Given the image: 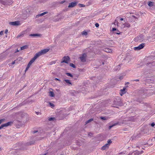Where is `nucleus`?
<instances>
[{
  "mask_svg": "<svg viewBox=\"0 0 155 155\" xmlns=\"http://www.w3.org/2000/svg\"><path fill=\"white\" fill-rule=\"evenodd\" d=\"M64 81L66 82V83H67V84H72L70 80H69L64 79Z\"/></svg>",
  "mask_w": 155,
  "mask_h": 155,
  "instance_id": "nucleus-19",
  "label": "nucleus"
},
{
  "mask_svg": "<svg viewBox=\"0 0 155 155\" xmlns=\"http://www.w3.org/2000/svg\"><path fill=\"white\" fill-rule=\"evenodd\" d=\"M109 146L108 145V144H106L101 147V149L103 150H105L107 148H108Z\"/></svg>",
  "mask_w": 155,
  "mask_h": 155,
  "instance_id": "nucleus-14",
  "label": "nucleus"
},
{
  "mask_svg": "<svg viewBox=\"0 0 155 155\" xmlns=\"http://www.w3.org/2000/svg\"><path fill=\"white\" fill-rule=\"evenodd\" d=\"M123 20H124V19L123 18H120V20H121V21H123Z\"/></svg>",
  "mask_w": 155,
  "mask_h": 155,
  "instance_id": "nucleus-52",
  "label": "nucleus"
},
{
  "mask_svg": "<svg viewBox=\"0 0 155 155\" xmlns=\"http://www.w3.org/2000/svg\"><path fill=\"white\" fill-rule=\"evenodd\" d=\"M129 84V82H127V84Z\"/></svg>",
  "mask_w": 155,
  "mask_h": 155,
  "instance_id": "nucleus-56",
  "label": "nucleus"
},
{
  "mask_svg": "<svg viewBox=\"0 0 155 155\" xmlns=\"http://www.w3.org/2000/svg\"><path fill=\"white\" fill-rule=\"evenodd\" d=\"M3 34V31H1L0 32V36L2 35Z\"/></svg>",
  "mask_w": 155,
  "mask_h": 155,
  "instance_id": "nucleus-40",
  "label": "nucleus"
},
{
  "mask_svg": "<svg viewBox=\"0 0 155 155\" xmlns=\"http://www.w3.org/2000/svg\"><path fill=\"white\" fill-rule=\"evenodd\" d=\"M107 144H108V145L109 146V145L112 143V141L110 140H108L107 141Z\"/></svg>",
  "mask_w": 155,
  "mask_h": 155,
  "instance_id": "nucleus-29",
  "label": "nucleus"
},
{
  "mask_svg": "<svg viewBox=\"0 0 155 155\" xmlns=\"http://www.w3.org/2000/svg\"><path fill=\"white\" fill-rule=\"evenodd\" d=\"M134 147L135 148H136H136L139 147H139L137 145H136V147Z\"/></svg>",
  "mask_w": 155,
  "mask_h": 155,
  "instance_id": "nucleus-50",
  "label": "nucleus"
},
{
  "mask_svg": "<svg viewBox=\"0 0 155 155\" xmlns=\"http://www.w3.org/2000/svg\"><path fill=\"white\" fill-rule=\"evenodd\" d=\"M49 95L51 97H54V94L53 91H50L49 92Z\"/></svg>",
  "mask_w": 155,
  "mask_h": 155,
  "instance_id": "nucleus-17",
  "label": "nucleus"
},
{
  "mask_svg": "<svg viewBox=\"0 0 155 155\" xmlns=\"http://www.w3.org/2000/svg\"><path fill=\"white\" fill-rule=\"evenodd\" d=\"M115 33H116V34H118V35H119L120 34V33L115 32Z\"/></svg>",
  "mask_w": 155,
  "mask_h": 155,
  "instance_id": "nucleus-53",
  "label": "nucleus"
},
{
  "mask_svg": "<svg viewBox=\"0 0 155 155\" xmlns=\"http://www.w3.org/2000/svg\"><path fill=\"white\" fill-rule=\"evenodd\" d=\"M151 125L152 127H153L155 126V124L153 122L151 124Z\"/></svg>",
  "mask_w": 155,
  "mask_h": 155,
  "instance_id": "nucleus-38",
  "label": "nucleus"
},
{
  "mask_svg": "<svg viewBox=\"0 0 155 155\" xmlns=\"http://www.w3.org/2000/svg\"><path fill=\"white\" fill-rule=\"evenodd\" d=\"M145 46L144 43H142L140 44L139 46L137 47H135L134 48V49L135 50H138L143 48Z\"/></svg>",
  "mask_w": 155,
  "mask_h": 155,
  "instance_id": "nucleus-5",
  "label": "nucleus"
},
{
  "mask_svg": "<svg viewBox=\"0 0 155 155\" xmlns=\"http://www.w3.org/2000/svg\"><path fill=\"white\" fill-rule=\"evenodd\" d=\"M66 74L68 76L71 77H73V75L70 73H66Z\"/></svg>",
  "mask_w": 155,
  "mask_h": 155,
  "instance_id": "nucleus-25",
  "label": "nucleus"
},
{
  "mask_svg": "<svg viewBox=\"0 0 155 155\" xmlns=\"http://www.w3.org/2000/svg\"><path fill=\"white\" fill-rule=\"evenodd\" d=\"M70 66L71 67H73V68H76L75 66L73 63H70Z\"/></svg>",
  "mask_w": 155,
  "mask_h": 155,
  "instance_id": "nucleus-26",
  "label": "nucleus"
},
{
  "mask_svg": "<svg viewBox=\"0 0 155 155\" xmlns=\"http://www.w3.org/2000/svg\"><path fill=\"white\" fill-rule=\"evenodd\" d=\"M78 5L79 6L81 7H84L85 6L84 5L81 4H79Z\"/></svg>",
  "mask_w": 155,
  "mask_h": 155,
  "instance_id": "nucleus-32",
  "label": "nucleus"
},
{
  "mask_svg": "<svg viewBox=\"0 0 155 155\" xmlns=\"http://www.w3.org/2000/svg\"><path fill=\"white\" fill-rule=\"evenodd\" d=\"M38 132L37 130H34L33 131V134H35Z\"/></svg>",
  "mask_w": 155,
  "mask_h": 155,
  "instance_id": "nucleus-43",
  "label": "nucleus"
},
{
  "mask_svg": "<svg viewBox=\"0 0 155 155\" xmlns=\"http://www.w3.org/2000/svg\"><path fill=\"white\" fill-rule=\"evenodd\" d=\"M54 80H55V81L57 80V81H61L60 79H58L57 78H55L54 79Z\"/></svg>",
  "mask_w": 155,
  "mask_h": 155,
  "instance_id": "nucleus-41",
  "label": "nucleus"
},
{
  "mask_svg": "<svg viewBox=\"0 0 155 155\" xmlns=\"http://www.w3.org/2000/svg\"><path fill=\"white\" fill-rule=\"evenodd\" d=\"M28 70L27 69H25V71H27Z\"/></svg>",
  "mask_w": 155,
  "mask_h": 155,
  "instance_id": "nucleus-55",
  "label": "nucleus"
},
{
  "mask_svg": "<svg viewBox=\"0 0 155 155\" xmlns=\"http://www.w3.org/2000/svg\"><path fill=\"white\" fill-rule=\"evenodd\" d=\"M36 114H37V115H38L40 113L39 112H36Z\"/></svg>",
  "mask_w": 155,
  "mask_h": 155,
  "instance_id": "nucleus-48",
  "label": "nucleus"
},
{
  "mask_svg": "<svg viewBox=\"0 0 155 155\" xmlns=\"http://www.w3.org/2000/svg\"><path fill=\"white\" fill-rule=\"evenodd\" d=\"M120 66L119 65L117 66L115 68V70L117 71L118 69H119L120 68Z\"/></svg>",
  "mask_w": 155,
  "mask_h": 155,
  "instance_id": "nucleus-28",
  "label": "nucleus"
},
{
  "mask_svg": "<svg viewBox=\"0 0 155 155\" xmlns=\"http://www.w3.org/2000/svg\"><path fill=\"white\" fill-rule=\"evenodd\" d=\"M123 78V76H120L119 77V79L120 80H122Z\"/></svg>",
  "mask_w": 155,
  "mask_h": 155,
  "instance_id": "nucleus-37",
  "label": "nucleus"
},
{
  "mask_svg": "<svg viewBox=\"0 0 155 155\" xmlns=\"http://www.w3.org/2000/svg\"><path fill=\"white\" fill-rule=\"evenodd\" d=\"M128 155H136V154L135 153L133 152L132 153H130Z\"/></svg>",
  "mask_w": 155,
  "mask_h": 155,
  "instance_id": "nucleus-33",
  "label": "nucleus"
},
{
  "mask_svg": "<svg viewBox=\"0 0 155 155\" xmlns=\"http://www.w3.org/2000/svg\"><path fill=\"white\" fill-rule=\"evenodd\" d=\"M87 57V54L85 53H84L80 57V59L81 62H84L86 61V58Z\"/></svg>",
  "mask_w": 155,
  "mask_h": 155,
  "instance_id": "nucleus-4",
  "label": "nucleus"
},
{
  "mask_svg": "<svg viewBox=\"0 0 155 155\" xmlns=\"http://www.w3.org/2000/svg\"><path fill=\"white\" fill-rule=\"evenodd\" d=\"M95 25L97 28L99 26V24L97 23H96L95 24Z\"/></svg>",
  "mask_w": 155,
  "mask_h": 155,
  "instance_id": "nucleus-36",
  "label": "nucleus"
},
{
  "mask_svg": "<svg viewBox=\"0 0 155 155\" xmlns=\"http://www.w3.org/2000/svg\"><path fill=\"white\" fill-rule=\"evenodd\" d=\"M93 120V119L92 118H91V119L88 120L87 121H86V122L85 123L86 124H87V123H88Z\"/></svg>",
  "mask_w": 155,
  "mask_h": 155,
  "instance_id": "nucleus-23",
  "label": "nucleus"
},
{
  "mask_svg": "<svg viewBox=\"0 0 155 155\" xmlns=\"http://www.w3.org/2000/svg\"><path fill=\"white\" fill-rule=\"evenodd\" d=\"M21 36V35H18L17 36V38H19V37H20Z\"/></svg>",
  "mask_w": 155,
  "mask_h": 155,
  "instance_id": "nucleus-49",
  "label": "nucleus"
},
{
  "mask_svg": "<svg viewBox=\"0 0 155 155\" xmlns=\"http://www.w3.org/2000/svg\"><path fill=\"white\" fill-rule=\"evenodd\" d=\"M104 51H105L106 52H108V53H110V52H111V50L110 49H109L108 48H105V49Z\"/></svg>",
  "mask_w": 155,
  "mask_h": 155,
  "instance_id": "nucleus-21",
  "label": "nucleus"
},
{
  "mask_svg": "<svg viewBox=\"0 0 155 155\" xmlns=\"http://www.w3.org/2000/svg\"><path fill=\"white\" fill-rule=\"evenodd\" d=\"M15 61H13L12 63V64H15Z\"/></svg>",
  "mask_w": 155,
  "mask_h": 155,
  "instance_id": "nucleus-45",
  "label": "nucleus"
},
{
  "mask_svg": "<svg viewBox=\"0 0 155 155\" xmlns=\"http://www.w3.org/2000/svg\"><path fill=\"white\" fill-rule=\"evenodd\" d=\"M49 105L52 107H54V104L53 103H52L50 102H49Z\"/></svg>",
  "mask_w": 155,
  "mask_h": 155,
  "instance_id": "nucleus-31",
  "label": "nucleus"
},
{
  "mask_svg": "<svg viewBox=\"0 0 155 155\" xmlns=\"http://www.w3.org/2000/svg\"><path fill=\"white\" fill-rule=\"evenodd\" d=\"M13 124V122L12 121H10L8 122L7 123L2 124L0 126V129L4 127H6L8 126H11Z\"/></svg>",
  "mask_w": 155,
  "mask_h": 155,
  "instance_id": "nucleus-3",
  "label": "nucleus"
},
{
  "mask_svg": "<svg viewBox=\"0 0 155 155\" xmlns=\"http://www.w3.org/2000/svg\"><path fill=\"white\" fill-rule=\"evenodd\" d=\"M124 124V121H123L122 122H119L117 123H116L112 125L109 126L108 127V129H110L112 127H113L114 126L117 125H122Z\"/></svg>",
  "mask_w": 155,
  "mask_h": 155,
  "instance_id": "nucleus-2",
  "label": "nucleus"
},
{
  "mask_svg": "<svg viewBox=\"0 0 155 155\" xmlns=\"http://www.w3.org/2000/svg\"><path fill=\"white\" fill-rule=\"evenodd\" d=\"M78 2H74L69 3L68 7L69 8L74 7L76 5Z\"/></svg>",
  "mask_w": 155,
  "mask_h": 155,
  "instance_id": "nucleus-6",
  "label": "nucleus"
},
{
  "mask_svg": "<svg viewBox=\"0 0 155 155\" xmlns=\"http://www.w3.org/2000/svg\"><path fill=\"white\" fill-rule=\"evenodd\" d=\"M28 48V45H25V46H24L21 48V50H23L25 49H26L27 48Z\"/></svg>",
  "mask_w": 155,
  "mask_h": 155,
  "instance_id": "nucleus-16",
  "label": "nucleus"
},
{
  "mask_svg": "<svg viewBox=\"0 0 155 155\" xmlns=\"http://www.w3.org/2000/svg\"><path fill=\"white\" fill-rule=\"evenodd\" d=\"M126 88H124L123 89H121L120 91H121V93H120L121 96H122L123 95L126 93Z\"/></svg>",
  "mask_w": 155,
  "mask_h": 155,
  "instance_id": "nucleus-12",
  "label": "nucleus"
},
{
  "mask_svg": "<svg viewBox=\"0 0 155 155\" xmlns=\"http://www.w3.org/2000/svg\"><path fill=\"white\" fill-rule=\"evenodd\" d=\"M92 134L91 133H90L88 134V135L89 136H91Z\"/></svg>",
  "mask_w": 155,
  "mask_h": 155,
  "instance_id": "nucleus-51",
  "label": "nucleus"
},
{
  "mask_svg": "<svg viewBox=\"0 0 155 155\" xmlns=\"http://www.w3.org/2000/svg\"><path fill=\"white\" fill-rule=\"evenodd\" d=\"M65 2V1H61V4H63V3H64Z\"/></svg>",
  "mask_w": 155,
  "mask_h": 155,
  "instance_id": "nucleus-44",
  "label": "nucleus"
},
{
  "mask_svg": "<svg viewBox=\"0 0 155 155\" xmlns=\"http://www.w3.org/2000/svg\"><path fill=\"white\" fill-rule=\"evenodd\" d=\"M11 25H20V22L18 21H16L13 22H12L9 23Z\"/></svg>",
  "mask_w": 155,
  "mask_h": 155,
  "instance_id": "nucleus-10",
  "label": "nucleus"
},
{
  "mask_svg": "<svg viewBox=\"0 0 155 155\" xmlns=\"http://www.w3.org/2000/svg\"><path fill=\"white\" fill-rule=\"evenodd\" d=\"M48 120L50 121L54 120H56V118L55 117H50L48 118Z\"/></svg>",
  "mask_w": 155,
  "mask_h": 155,
  "instance_id": "nucleus-22",
  "label": "nucleus"
},
{
  "mask_svg": "<svg viewBox=\"0 0 155 155\" xmlns=\"http://www.w3.org/2000/svg\"><path fill=\"white\" fill-rule=\"evenodd\" d=\"M114 105L115 106H114V107H117V105H118L120 103L118 102L117 99H115L114 101Z\"/></svg>",
  "mask_w": 155,
  "mask_h": 155,
  "instance_id": "nucleus-11",
  "label": "nucleus"
},
{
  "mask_svg": "<svg viewBox=\"0 0 155 155\" xmlns=\"http://www.w3.org/2000/svg\"><path fill=\"white\" fill-rule=\"evenodd\" d=\"M34 143V141H31L29 142L28 143L26 144L27 145H30L32 144H33Z\"/></svg>",
  "mask_w": 155,
  "mask_h": 155,
  "instance_id": "nucleus-20",
  "label": "nucleus"
},
{
  "mask_svg": "<svg viewBox=\"0 0 155 155\" xmlns=\"http://www.w3.org/2000/svg\"><path fill=\"white\" fill-rule=\"evenodd\" d=\"M100 118L102 120H107V118L106 117H101Z\"/></svg>",
  "mask_w": 155,
  "mask_h": 155,
  "instance_id": "nucleus-30",
  "label": "nucleus"
},
{
  "mask_svg": "<svg viewBox=\"0 0 155 155\" xmlns=\"http://www.w3.org/2000/svg\"><path fill=\"white\" fill-rule=\"evenodd\" d=\"M26 12L27 13H29L30 12V11H29V9H27L26 10Z\"/></svg>",
  "mask_w": 155,
  "mask_h": 155,
  "instance_id": "nucleus-39",
  "label": "nucleus"
},
{
  "mask_svg": "<svg viewBox=\"0 0 155 155\" xmlns=\"http://www.w3.org/2000/svg\"><path fill=\"white\" fill-rule=\"evenodd\" d=\"M1 150V148H0V150Z\"/></svg>",
  "mask_w": 155,
  "mask_h": 155,
  "instance_id": "nucleus-57",
  "label": "nucleus"
},
{
  "mask_svg": "<svg viewBox=\"0 0 155 155\" xmlns=\"http://www.w3.org/2000/svg\"><path fill=\"white\" fill-rule=\"evenodd\" d=\"M63 59L64 60L62 61H61V63L64 62L66 63H68V61L70 60V58L68 56L64 57Z\"/></svg>",
  "mask_w": 155,
  "mask_h": 155,
  "instance_id": "nucleus-7",
  "label": "nucleus"
},
{
  "mask_svg": "<svg viewBox=\"0 0 155 155\" xmlns=\"http://www.w3.org/2000/svg\"><path fill=\"white\" fill-rule=\"evenodd\" d=\"M37 58L36 57L34 56V57L29 61L27 66V67L29 68L31 65L35 60Z\"/></svg>",
  "mask_w": 155,
  "mask_h": 155,
  "instance_id": "nucleus-9",
  "label": "nucleus"
},
{
  "mask_svg": "<svg viewBox=\"0 0 155 155\" xmlns=\"http://www.w3.org/2000/svg\"><path fill=\"white\" fill-rule=\"evenodd\" d=\"M19 51L18 50V49H17L16 51H15V53H16L17 52H18Z\"/></svg>",
  "mask_w": 155,
  "mask_h": 155,
  "instance_id": "nucleus-46",
  "label": "nucleus"
},
{
  "mask_svg": "<svg viewBox=\"0 0 155 155\" xmlns=\"http://www.w3.org/2000/svg\"><path fill=\"white\" fill-rule=\"evenodd\" d=\"M8 32V30L6 29L5 31V33L6 34H7Z\"/></svg>",
  "mask_w": 155,
  "mask_h": 155,
  "instance_id": "nucleus-42",
  "label": "nucleus"
},
{
  "mask_svg": "<svg viewBox=\"0 0 155 155\" xmlns=\"http://www.w3.org/2000/svg\"><path fill=\"white\" fill-rule=\"evenodd\" d=\"M124 27L129 28L130 27V25L127 22L125 23L124 24Z\"/></svg>",
  "mask_w": 155,
  "mask_h": 155,
  "instance_id": "nucleus-18",
  "label": "nucleus"
},
{
  "mask_svg": "<svg viewBox=\"0 0 155 155\" xmlns=\"http://www.w3.org/2000/svg\"><path fill=\"white\" fill-rule=\"evenodd\" d=\"M134 81H139V80L138 79H136V80H134Z\"/></svg>",
  "mask_w": 155,
  "mask_h": 155,
  "instance_id": "nucleus-47",
  "label": "nucleus"
},
{
  "mask_svg": "<svg viewBox=\"0 0 155 155\" xmlns=\"http://www.w3.org/2000/svg\"><path fill=\"white\" fill-rule=\"evenodd\" d=\"M47 13H48L47 12H43V13H42L41 14H39L38 15L39 16H43V15H45V14H46Z\"/></svg>",
  "mask_w": 155,
  "mask_h": 155,
  "instance_id": "nucleus-24",
  "label": "nucleus"
},
{
  "mask_svg": "<svg viewBox=\"0 0 155 155\" xmlns=\"http://www.w3.org/2000/svg\"><path fill=\"white\" fill-rule=\"evenodd\" d=\"M41 35L40 34L37 33L31 34L29 35L30 36L33 37H39Z\"/></svg>",
  "mask_w": 155,
  "mask_h": 155,
  "instance_id": "nucleus-13",
  "label": "nucleus"
},
{
  "mask_svg": "<svg viewBox=\"0 0 155 155\" xmlns=\"http://www.w3.org/2000/svg\"><path fill=\"white\" fill-rule=\"evenodd\" d=\"M112 31H118V30H117V29L116 28H112Z\"/></svg>",
  "mask_w": 155,
  "mask_h": 155,
  "instance_id": "nucleus-35",
  "label": "nucleus"
},
{
  "mask_svg": "<svg viewBox=\"0 0 155 155\" xmlns=\"http://www.w3.org/2000/svg\"><path fill=\"white\" fill-rule=\"evenodd\" d=\"M147 5L150 7H152L154 5V2H152L149 1L147 3Z\"/></svg>",
  "mask_w": 155,
  "mask_h": 155,
  "instance_id": "nucleus-15",
  "label": "nucleus"
},
{
  "mask_svg": "<svg viewBox=\"0 0 155 155\" xmlns=\"http://www.w3.org/2000/svg\"><path fill=\"white\" fill-rule=\"evenodd\" d=\"M82 35H87V33L86 31H83L82 33Z\"/></svg>",
  "mask_w": 155,
  "mask_h": 155,
  "instance_id": "nucleus-27",
  "label": "nucleus"
},
{
  "mask_svg": "<svg viewBox=\"0 0 155 155\" xmlns=\"http://www.w3.org/2000/svg\"><path fill=\"white\" fill-rule=\"evenodd\" d=\"M49 50V49H45L41 50L39 52L36 53L35 56L37 58L38 57L46 53Z\"/></svg>",
  "mask_w": 155,
  "mask_h": 155,
  "instance_id": "nucleus-1",
  "label": "nucleus"
},
{
  "mask_svg": "<svg viewBox=\"0 0 155 155\" xmlns=\"http://www.w3.org/2000/svg\"><path fill=\"white\" fill-rule=\"evenodd\" d=\"M5 120L4 119H2L0 120V124Z\"/></svg>",
  "mask_w": 155,
  "mask_h": 155,
  "instance_id": "nucleus-34",
  "label": "nucleus"
},
{
  "mask_svg": "<svg viewBox=\"0 0 155 155\" xmlns=\"http://www.w3.org/2000/svg\"><path fill=\"white\" fill-rule=\"evenodd\" d=\"M37 58L36 57L34 56V57L29 61L27 66V67L29 68L31 65L35 60Z\"/></svg>",
  "mask_w": 155,
  "mask_h": 155,
  "instance_id": "nucleus-8",
  "label": "nucleus"
},
{
  "mask_svg": "<svg viewBox=\"0 0 155 155\" xmlns=\"http://www.w3.org/2000/svg\"><path fill=\"white\" fill-rule=\"evenodd\" d=\"M29 68H28V67H26V69H27V70H28V69H29Z\"/></svg>",
  "mask_w": 155,
  "mask_h": 155,
  "instance_id": "nucleus-54",
  "label": "nucleus"
}]
</instances>
